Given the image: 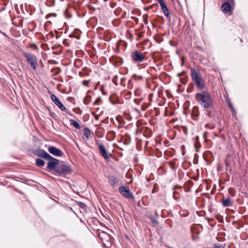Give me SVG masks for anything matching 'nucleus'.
I'll return each instance as SVG.
<instances>
[{
    "label": "nucleus",
    "instance_id": "obj_45",
    "mask_svg": "<svg viewBox=\"0 0 248 248\" xmlns=\"http://www.w3.org/2000/svg\"><path fill=\"white\" fill-rule=\"evenodd\" d=\"M83 74L81 72H79L78 73V75H79L80 77H82V76H83Z\"/></svg>",
    "mask_w": 248,
    "mask_h": 248
},
{
    "label": "nucleus",
    "instance_id": "obj_19",
    "mask_svg": "<svg viewBox=\"0 0 248 248\" xmlns=\"http://www.w3.org/2000/svg\"><path fill=\"white\" fill-rule=\"evenodd\" d=\"M207 115L212 118H214L215 117V113L212 110H209L207 111Z\"/></svg>",
    "mask_w": 248,
    "mask_h": 248
},
{
    "label": "nucleus",
    "instance_id": "obj_26",
    "mask_svg": "<svg viewBox=\"0 0 248 248\" xmlns=\"http://www.w3.org/2000/svg\"><path fill=\"white\" fill-rule=\"evenodd\" d=\"M134 78L135 80H141L143 78V77L141 76H138L137 75H134Z\"/></svg>",
    "mask_w": 248,
    "mask_h": 248
},
{
    "label": "nucleus",
    "instance_id": "obj_18",
    "mask_svg": "<svg viewBox=\"0 0 248 248\" xmlns=\"http://www.w3.org/2000/svg\"><path fill=\"white\" fill-rule=\"evenodd\" d=\"M229 194L232 197H234L236 195V190L233 187H230L228 189Z\"/></svg>",
    "mask_w": 248,
    "mask_h": 248
},
{
    "label": "nucleus",
    "instance_id": "obj_50",
    "mask_svg": "<svg viewBox=\"0 0 248 248\" xmlns=\"http://www.w3.org/2000/svg\"><path fill=\"white\" fill-rule=\"evenodd\" d=\"M78 62H82V60H80V59H78Z\"/></svg>",
    "mask_w": 248,
    "mask_h": 248
},
{
    "label": "nucleus",
    "instance_id": "obj_13",
    "mask_svg": "<svg viewBox=\"0 0 248 248\" xmlns=\"http://www.w3.org/2000/svg\"><path fill=\"white\" fill-rule=\"evenodd\" d=\"M109 184L113 186H115L118 185V181L114 176H109L108 177Z\"/></svg>",
    "mask_w": 248,
    "mask_h": 248
},
{
    "label": "nucleus",
    "instance_id": "obj_9",
    "mask_svg": "<svg viewBox=\"0 0 248 248\" xmlns=\"http://www.w3.org/2000/svg\"><path fill=\"white\" fill-rule=\"evenodd\" d=\"M48 151L50 154L56 156H61L63 154V153L61 150L54 146L49 147Z\"/></svg>",
    "mask_w": 248,
    "mask_h": 248
},
{
    "label": "nucleus",
    "instance_id": "obj_40",
    "mask_svg": "<svg viewBox=\"0 0 248 248\" xmlns=\"http://www.w3.org/2000/svg\"><path fill=\"white\" fill-rule=\"evenodd\" d=\"M122 60L121 59V58H119L118 60L117 59V58H116V59L115 60V62H122L121 61Z\"/></svg>",
    "mask_w": 248,
    "mask_h": 248
},
{
    "label": "nucleus",
    "instance_id": "obj_11",
    "mask_svg": "<svg viewBox=\"0 0 248 248\" xmlns=\"http://www.w3.org/2000/svg\"><path fill=\"white\" fill-rule=\"evenodd\" d=\"M23 55L27 59L28 62H36V61H37L36 56L31 53H23Z\"/></svg>",
    "mask_w": 248,
    "mask_h": 248
},
{
    "label": "nucleus",
    "instance_id": "obj_14",
    "mask_svg": "<svg viewBox=\"0 0 248 248\" xmlns=\"http://www.w3.org/2000/svg\"><path fill=\"white\" fill-rule=\"evenodd\" d=\"M78 206L83 210L82 211H80L81 213L84 214L87 212V207L85 203L78 201Z\"/></svg>",
    "mask_w": 248,
    "mask_h": 248
},
{
    "label": "nucleus",
    "instance_id": "obj_33",
    "mask_svg": "<svg viewBox=\"0 0 248 248\" xmlns=\"http://www.w3.org/2000/svg\"><path fill=\"white\" fill-rule=\"evenodd\" d=\"M126 78H121V85H122V86H124V81L125 80Z\"/></svg>",
    "mask_w": 248,
    "mask_h": 248
},
{
    "label": "nucleus",
    "instance_id": "obj_25",
    "mask_svg": "<svg viewBox=\"0 0 248 248\" xmlns=\"http://www.w3.org/2000/svg\"><path fill=\"white\" fill-rule=\"evenodd\" d=\"M228 105L229 108H230V109H231L232 112V113H235L234 108L233 107V106H232V104L230 101H229L228 102Z\"/></svg>",
    "mask_w": 248,
    "mask_h": 248
},
{
    "label": "nucleus",
    "instance_id": "obj_31",
    "mask_svg": "<svg viewBox=\"0 0 248 248\" xmlns=\"http://www.w3.org/2000/svg\"><path fill=\"white\" fill-rule=\"evenodd\" d=\"M178 193L177 192H174L173 194V197L174 199L177 200L179 199V197L177 196Z\"/></svg>",
    "mask_w": 248,
    "mask_h": 248
},
{
    "label": "nucleus",
    "instance_id": "obj_6",
    "mask_svg": "<svg viewBox=\"0 0 248 248\" xmlns=\"http://www.w3.org/2000/svg\"><path fill=\"white\" fill-rule=\"evenodd\" d=\"M51 98L55 104L57 105L62 110L65 111L68 115L72 117L73 116L72 114L66 109L65 106L60 102L59 98L55 95L52 94Z\"/></svg>",
    "mask_w": 248,
    "mask_h": 248
},
{
    "label": "nucleus",
    "instance_id": "obj_23",
    "mask_svg": "<svg viewBox=\"0 0 248 248\" xmlns=\"http://www.w3.org/2000/svg\"><path fill=\"white\" fill-rule=\"evenodd\" d=\"M70 122L71 124H73L75 128H78V122H76L74 120L71 119L70 120Z\"/></svg>",
    "mask_w": 248,
    "mask_h": 248
},
{
    "label": "nucleus",
    "instance_id": "obj_4",
    "mask_svg": "<svg viewBox=\"0 0 248 248\" xmlns=\"http://www.w3.org/2000/svg\"><path fill=\"white\" fill-rule=\"evenodd\" d=\"M72 172L71 168L64 164L62 162H61L57 165V167L54 173L55 175H62L70 174Z\"/></svg>",
    "mask_w": 248,
    "mask_h": 248
},
{
    "label": "nucleus",
    "instance_id": "obj_27",
    "mask_svg": "<svg viewBox=\"0 0 248 248\" xmlns=\"http://www.w3.org/2000/svg\"><path fill=\"white\" fill-rule=\"evenodd\" d=\"M117 78H118V76L117 75L115 76L113 79H112V82L114 83V84L117 86L118 85V83H117Z\"/></svg>",
    "mask_w": 248,
    "mask_h": 248
},
{
    "label": "nucleus",
    "instance_id": "obj_54",
    "mask_svg": "<svg viewBox=\"0 0 248 248\" xmlns=\"http://www.w3.org/2000/svg\"><path fill=\"white\" fill-rule=\"evenodd\" d=\"M183 64H184V63H183V62H182V64H181V65H182V66H183Z\"/></svg>",
    "mask_w": 248,
    "mask_h": 248
},
{
    "label": "nucleus",
    "instance_id": "obj_43",
    "mask_svg": "<svg viewBox=\"0 0 248 248\" xmlns=\"http://www.w3.org/2000/svg\"><path fill=\"white\" fill-rule=\"evenodd\" d=\"M72 36L77 38V36L75 35L74 32H73L71 35H69V37Z\"/></svg>",
    "mask_w": 248,
    "mask_h": 248
},
{
    "label": "nucleus",
    "instance_id": "obj_51",
    "mask_svg": "<svg viewBox=\"0 0 248 248\" xmlns=\"http://www.w3.org/2000/svg\"><path fill=\"white\" fill-rule=\"evenodd\" d=\"M86 230H87V232H89V229H88L87 228H86Z\"/></svg>",
    "mask_w": 248,
    "mask_h": 248
},
{
    "label": "nucleus",
    "instance_id": "obj_12",
    "mask_svg": "<svg viewBox=\"0 0 248 248\" xmlns=\"http://www.w3.org/2000/svg\"><path fill=\"white\" fill-rule=\"evenodd\" d=\"M221 9L224 13L226 14L229 13L231 9L230 3L228 2H225L223 3L221 5Z\"/></svg>",
    "mask_w": 248,
    "mask_h": 248
},
{
    "label": "nucleus",
    "instance_id": "obj_28",
    "mask_svg": "<svg viewBox=\"0 0 248 248\" xmlns=\"http://www.w3.org/2000/svg\"><path fill=\"white\" fill-rule=\"evenodd\" d=\"M90 81V80H85L82 82V83L84 86H88V84Z\"/></svg>",
    "mask_w": 248,
    "mask_h": 248
},
{
    "label": "nucleus",
    "instance_id": "obj_32",
    "mask_svg": "<svg viewBox=\"0 0 248 248\" xmlns=\"http://www.w3.org/2000/svg\"><path fill=\"white\" fill-rule=\"evenodd\" d=\"M150 220L152 221V222H153V223H158V221L153 217H150Z\"/></svg>",
    "mask_w": 248,
    "mask_h": 248
},
{
    "label": "nucleus",
    "instance_id": "obj_1",
    "mask_svg": "<svg viewBox=\"0 0 248 248\" xmlns=\"http://www.w3.org/2000/svg\"><path fill=\"white\" fill-rule=\"evenodd\" d=\"M33 154L45 160H47V166L46 169L53 174L60 162V160L51 156L48 153L43 149L36 150L33 151Z\"/></svg>",
    "mask_w": 248,
    "mask_h": 248
},
{
    "label": "nucleus",
    "instance_id": "obj_42",
    "mask_svg": "<svg viewBox=\"0 0 248 248\" xmlns=\"http://www.w3.org/2000/svg\"><path fill=\"white\" fill-rule=\"evenodd\" d=\"M170 44L172 46H174L175 45L174 44V42H173L172 41H170L169 42Z\"/></svg>",
    "mask_w": 248,
    "mask_h": 248
},
{
    "label": "nucleus",
    "instance_id": "obj_3",
    "mask_svg": "<svg viewBox=\"0 0 248 248\" xmlns=\"http://www.w3.org/2000/svg\"><path fill=\"white\" fill-rule=\"evenodd\" d=\"M191 76L192 80L195 83L197 88L200 90H202L205 87V84L201 77L199 69L198 68H191Z\"/></svg>",
    "mask_w": 248,
    "mask_h": 248
},
{
    "label": "nucleus",
    "instance_id": "obj_55",
    "mask_svg": "<svg viewBox=\"0 0 248 248\" xmlns=\"http://www.w3.org/2000/svg\"><path fill=\"white\" fill-rule=\"evenodd\" d=\"M53 15H54L55 16H56V14H53Z\"/></svg>",
    "mask_w": 248,
    "mask_h": 248
},
{
    "label": "nucleus",
    "instance_id": "obj_8",
    "mask_svg": "<svg viewBox=\"0 0 248 248\" xmlns=\"http://www.w3.org/2000/svg\"><path fill=\"white\" fill-rule=\"evenodd\" d=\"M96 144H98V149L101 155L105 159H108L111 156V154H108L107 153V150L102 144H99L98 142H96Z\"/></svg>",
    "mask_w": 248,
    "mask_h": 248
},
{
    "label": "nucleus",
    "instance_id": "obj_24",
    "mask_svg": "<svg viewBox=\"0 0 248 248\" xmlns=\"http://www.w3.org/2000/svg\"><path fill=\"white\" fill-rule=\"evenodd\" d=\"M29 63L30 64V66L34 70H35L36 68L38 67V63Z\"/></svg>",
    "mask_w": 248,
    "mask_h": 248
},
{
    "label": "nucleus",
    "instance_id": "obj_5",
    "mask_svg": "<svg viewBox=\"0 0 248 248\" xmlns=\"http://www.w3.org/2000/svg\"><path fill=\"white\" fill-rule=\"evenodd\" d=\"M119 192L124 198L128 199H133L134 196L128 187L125 186H121L119 188Z\"/></svg>",
    "mask_w": 248,
    "mask_h": 248
},
{
    "label": "nucleus",
    "instance_id": "obj_44",
    "mask_svg": "<svg viewBox=\"0 0 248 248\" xmlns=\"http://www.w3.org/2000/svg\"><path fill=\"white\" fill-rule=\"evenodd\" d=\"M84 0H78V5H79V3H82Z\"/></svg>",
    "mask_w": 248,
    "mask_h": 248
},
{
    "label": "nucleus",
    "instance_id": "obj_10",
    "mask_svg": "<svg viewBox=\"0 0 248 248\" xmlns=\"http://www.w3.org/2000/svg\"><path fill=\"white\" fill-rule=\"evenodd\" d=\"M221 203L224 207H231L232 206L233 202L229 196L222 200Z\"/></svg>",
    "mask_w": 248,
    "mask_h": 248
},
{
    "label": "nucleus",
    "instance_id": "obj_52",
    "mask_svg": "<svg viewBox=\"0 0 248 248\" xmlns=\"http://www.w3.org/2000/svg\"><path fill=\"white\" fill-rule=\"evenodd\" d=\"M79 111H80V110H79V108H78V114H79Z\"/></svg>",
    "mask_w": 248,
    "mask_h": 248
},
{
    "label": "nucleus",
    "instance_id": "obj_41",
    "mask_svg": "<svg viewBox=\"0 0 248 248\" xmlns=\"http://www.w3.org/2000/svg\"><path fill=\"white\" fill-rule=\"evenodd\" d=\"M74 99L73 98L71 97H68V98H67V100L69 101H70V102H73V101H73V100H74Z\"/></svg>",
    "mask_w": 248,
    "mask_h": 248
},
{
    "label": "nucleus",
    "instance_id": "obj_58",
    "mask_svg": "<svg viewBox=\"0 0 248 248\" xmlns=\"http://www.w3.org/2000/svg\"><path fill=\"white\" fill-rule=\"evenodd\" d=\"M79 38H80V37H79V36L78 35V39H79Z\"/></svg>",
    "mask_w": 248,
    "mask_h": 248
},
{
    "label": "nucleus",
    "instance_id": "obj_36",
    "mask_svg": "<svg viewBox=\"0 0 248 248\" xmlns=\"http://www.w3.org/2000/svg\"><path fill=\"white\" fill-rule=\"evenodd\" d=\"M65 16L68 18H71L72 17V14L68 13V12L65 14Z\"/></svg>",
    "mask_w": 248,
    "mask_h": 248
},
{
    "label": "nucleus",
    "instance_id": "obj_34",
    "mask_svg": "<svg viewBox=\"0 0 248 248\" xmlns=\"http://www.w3.org/2000/svg\"><path fill=\"white\" fill-rule=\"evenodd\" d=\"M214 248H224V247L219 244H218V245L215 244Z\"/></svg>",
    "mask_w": 248,
    "mask_h": 248
},
{
    "label": "nucleus",
    "instance_id": "obj_22",
    "mask_svg": "<svg viewBox=\"0 0 248 248\" xmlns=\"http://www.w3.org/2000/svg\"><path fill=\"white\" fill-rule=\"evenodd\" d=\"M29 45H30V48L34 50L37 51L39 49L38 47L36 45V44H35L34 43H31V44H30Z\"/></svg>",
    "mask_w": 248,
    "mask_h": 248
},
{
    "label": "nucleus",
    "instance_id": "obj_47",
    "mask_svg": "<svg viewBox=\"0 0 248 248\" xmlns=\"http://www.w3.org/2000/svg\"><path fill=\"white\" fill-rule=\"evenodd\" d=\"M184 73H185V72H183L182 73L178 74V76H182V75Z\"/></svg>",
    "mask_w": 248,
    "mask_h": 248
},
{
    "label": "nucleus",
    "instance_id": "obj_20",
    "mask_svg": "<svg viewBox=\"0 0 248 248\" xmlns=\"http://www.w3.org/2000/svg\"><path fill=\"white\" fill-rule=\"evenodd\" d=\"M158 7V4L157 3H155V4H153L152 5L148 7L147 9L149 10V9H154L155 11L157 9Z\"/></svg>",
    "mask_w": 248,
    "mask_h": 248
},
{
    "label": "nucleus",
    "instance_id": "obj_39",
    "mask_svg": "<svg viewBox=\"0 0 248 248\" xmlns=\"http://www.w3.org/2000/svg\"><path fill=\"white\" fill-rule=\"evenodd\" d=\"M146 16V18L144 19V23L147 24H148V19H147V17H148V16L147 15H144L143 16V17H144L145 16Z\"/></svg>",
    "mask_w": 248,
    "mask_h": 248
},
{
    "label": "nucleus",
    "instance_id": "obj_30",
    "mask_svg": "<svg viewBox=\"0 0 248 248\" xmlns=\"http://www.w3.org/2000/svg\"><path fill=\"white\" fill-rule=\"evenodd\" d=\"M196 110L197 111L198 110V108H195L194 109V111L193 112V115L196 117H197L199 116V113L198 112H195V110Z\"/></svg>",
    "mask_w": 248,
    "mask_h": 248
},
{
    "label": "nucleus",
    "instance_id": "obj_38",
    "mask_svg": "<svg viewBox=\"0 0 248 248\" xmlns=\"http://www.w3.org/2000/svg\"><path fill=\"white\" fill-rule=\"evenodd\" d=\"M183 130H184V132L185 133V134H187V129L186 127L185 126H183L182 127Z\"/></svg>",
    "mask_w": 248,
    "mask_h": 248
},
{
    "label": "nucleus",
    "instance_id": "obj_48",
    "mask_svg": "<svg viewBox=\"0 0 248 248\" xmlns=\"http://www.w3.org/2000/svg\"><path fill=\"white\" fill-rule=\"evenodd\" d=\"M76 109H77V108H74L73 109V111H74L76 113H77V112L76 111Z\"/></svg>",
    "mask_w": 248,
    "mask_h": 248
},
{
    "label": "nucleus",
    "instance_id": "obj_16",
    "mask_svg": "<svg viewBox=\"0 0 248 248\" xmlns=\"http://www.w3.org/2000/svg\"><path fill=\"white\" fill-rule=\"evenodd\" d=\"M35 162L38 167H44L45 165V162L40 158H37L35 160Z\"/></svg>",
    "mask_w": 248,
    "mask_h": 248
},
{
    "label": "nucleus",
    "instance_id": "obj_15",
    "mask_svg": "<svg viewBox=\"0 0 248 248\" xmlns=\"http://www.w3.org/2000/svg\"><path fill=\"white\" fill-rule=\"evenodd\" d=\"M90 131L88 128H84L83 129V137H85L87 140H88L90 136Z\"/></svg>",
    "mask_w": 248,
    "mask_h": 248
},
{
    "label": "nucleus",
    "instance_id": "obj_7",
    "mask_svg": "<svg viewBox=\"0 0 248 248\" xmlns=\"http://www.w3.org/2000/svg\"><path fill=\"white\" fill-rule=\"evenodd\" d=\"M133 60L136 62H141L144 60V55L139 50H135L131 53Z\"/></svg>",
    "mask_w": 248,
    "mask_h": 248
},
{
    "label": "nucleus",
    "instance_id": "obj_49",
    "mask_svg": "<svg viewBox=\"0 0 248 248\" xmlns=\"http://www.w3.org/2000/svg\"><path fill=\"white\" fill-rule=\"evenodd\" d=\"M158 2H162L163 0H157Z\"/></svg>",
    "mask_w": 248,
    "mask_h": 248
},
{
    "label": "nucleus",
    "instance_id": "obj_56",
    "mask_svg": "<svg viewBox=\"0 0 248 248\" xmlns=\"http://www.w3.org/2000/svg\"><path fill=\"white\" fill-rule=\"evenodd\" d=\"M78 129L80 128V126L79 124H78Z\"/></svg>",
    "mask_w": 248,
    "mask_h": 248
},
{
    "label": "nucleus",
    "instance_id": "obj_53",
    "mask_svg": "<svg viewBox=\"0 0 248 248\" xmlns=\"http://www.w3.org/2000/svg\"><path fill=\"white\" fill-rule=\"evenodd\" d=\"M134 19H136V20H138V19L137 18V17H133Z\"/></svg>",
    "mask_w": 248,
    "mask_h": 248
},
{
    "label": "nucleus",
    "instance_id": "obj_37",
    "mask_svg": "<svg viewBox=\"0 0 248 248\" xmlns=\"http://www.w3.org/2000/svg\"><path fill=\"white\" fill-rule=\"evenodd\" d=\"M160 6H161V8H162L163 7H164L165 6H166V4H165V3L164 2V0H163L162 2H159Z\"/></svg>",
    "mask_w": 248,
    "mask_h": 248
},
{
    "label": "nucleus",
    "instance_id": "obj_2",
    "mask_svg": "<svg viewBox=\"0 0 248 248\" xmlns=\"http://www.w3.org/2000/svg\"><path fill=\"white\" fill-rule=\"evenodd\" d=\"M195 97L196 100L204 108H211L213 106L211 95L208 92L203 91L197 93Z\"/></svg>",
    "mask_w": 248,
    "mask_h": 248
},
{
    "label": "nucleus",
    "instance_id": "obj_21",
    "mask_svg": "<svg viewBox=\"0 0 248 248\" xmlns=\"http://www.w3.org/2000/svg\"><path fill=\"white\" fill-rule=\"evenodd\" d=\"M225 165L226 167V170L228 171L229 172H231L232 169L230 168V163L227 160H225Z\"/></svg>",
    "mask_w": 248,
    "mask_h": 248
},
{
    "label": "nucleus",
    "instance_id": "obj_46",
    "mask_svg": "<svg viewBox=\"0 0 248 248\" xmlns=\"http://www.w3.org/2000/svg\"><path fill=\"white\" fill-rule=\"evenodd\" d=\"M129 141H124V143L125 144H126V145L128 144H129Z\"/></svg>",
    "mask_w": 248,
    "mask_h": 248
},
{
    "label": "nucleus",
    "instance_id": "obj_35",
    "mask_svg": "<svg viewBox=\"0 0 248 248\" xmlns=\"http://www.w3.org/2000/svg\"><path fill=\"white\" fill-rule=\"evenodd\" d=\"M84 53L83 51L82 50H78V57H81L82 56H83L84 55Z\"/></svg>",
    "mask_w": 248,
    "mask_h": 248
},
{
    "label": "nucleus",
    "instance_id": "obj_57",
    "mask_svg": "<svg viewBox=\"0 0 248 248\" xmlns=\"http://www.w3.org/2000/svg\"><path fill=\"white\" fill-rule=\"evenodd\" d=\"M74 65L76 66V62H74Z\"/></svg>",
    "mask_w": 248,
    "mask_h": 248
},
{
    "label": "nucleus",
    "instance_id": "obj_29",
    "mask_svg": "<svg viewBox=\"0 0 248 248\" xmlns=\"http://www.w3.org/2000/svg\"><path fill=\"white\" fill-rule=\"evenodd\" d=\"M101 101V98L100 97H99L94 102V103H93V105L94 106L96 105H97Z\"/></svg>",
    "mask_w": 248,
    "mask_h": 248
},
{
    "label": "nucleus",
    "instance_id": "obj_17",
    "mask_svg": "<svg viewBox=\"0 0 248 248\" xmlns=\"http://www.w3.org/2000/svg\"><path fill=\"white\" fill-rule=\"evenodd\" d=\"M161 10L163 11L164 15L165 16H166L167 17H169V16H170V14H169V10H168L167 7V5L164 6V7H163L161 8Z\"/></svg>",
    "mask_w": 248,
    "mask_h": 248
}]
</instances>
